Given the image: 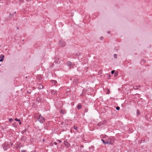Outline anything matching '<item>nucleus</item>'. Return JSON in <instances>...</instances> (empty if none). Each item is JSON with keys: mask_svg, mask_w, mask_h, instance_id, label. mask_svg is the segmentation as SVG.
Returning a JSON list of instances; mask_svg holds the SVG:
<instances>
[{"mask_svg": "<svg viewBox=\"0 0 152 152\" xmlns=\"http://www.w3.org/2000/svg\"><path fill=\"white\" fill-rule=\"evenodd\" d=\"M23 0H20V1L21 2H22L23 1Z\"/></svg>", "mask_w": 152, "mask_h": 152, "instance_id": "72a5a7b5", "label": "nucleus"}, {"mask_svg": "<svg viewBox=\"0 0 152 152\" xmlns=\"http://www.w3.org/2000/svg\"><path fill=\"white\" fill-rule=\"evenodd\" d=\"M19 121V124H22V123H21V122L20 121Z\"/></svg>", "mask_w": 152, "mask_h": 152, "instance_id": "473e14b6", "label": "nucleus"}, {"mask_svg": "<svg viewBox=\"0 0 152 152\" xmlns=\"http://www.w3.org/2000/svg\"><path fill=\"white\" fill-rule=\"evenodd\" d=\"M142 61H143V62H144V61H145L144 60V59L142 60Z\"/></svg>", "mask_w": 152, "mask_h": 152, "instance_id": "58836bf2", "label": "nucleus"}, {"mask_svg": "<svg viewBox=\"0 0 152 152\" xmlns=\"http://www.w3.org/2000/svg\"><path fill=\"white\" fill-rule=\"evenodd\" d=\"M80 55V53H77L76 54V56H79Z\"/></svg>", "mask_w": 152, "mask_h": 152, "instance_id": "5701e85b", "label": "nucleus"}, {"mask_svg": "<svg viewBox=\"0 0 152 152\" xmlns=\"http://www.w3.org/2000/svg\"><path fill=\"white\" fill-rule=\"evenodd\" d=\"M4 56L3 55H1L0 56V58H1L3 59V58H4Z\"/></svg>", "mask_w": 152, "mask_h": 152, "instance_id": "dca6fc26", "label": "nucleus"}, {"mask_svg": "<svg viewBox=\"0 0 152 152\" xmlns=\"http://www.w3.org/2000/svg\"><path fill=\"white\" fill-rule=\"evenodd\" d=\"M110 33V31H108L107 32V33H108V34H109Z\"/></svg>", "mask_w": 152, "mask_h": 152, "instance_id": "4c0bfd02", "label": "nucleus"}, {"mask_svg": "<svg viewBox=\"0 0 152 152\" xmlns=\"http://www.w3.org/2000/svg\"><path fill=\"white\" fill-rule=\"evenodd\" d=\"M117 55L116 54H115L114 55V57L115 58H117Z\"/></svg>", "mask_w": 152, "mask_h": 152, "instance_id": "a211bd4d", "label": "nucleus"}, {"mask_svg": "<svg viewBox=\"0 0 152 152\" xmlns=\"http://www.w3.org/2000/svg\"><path fill=\"white\" fill-rule=\"evenodd\" d=\"M77 77V75H75V77H74V79L73 81V83H75V84H76L77 83V82L78 81V80Z\"/></svg>", "mask_w": 152, "mask_h": 152, "instance_id": "7ed1b4c3", "label": "nucleus"}, {"mask_svg": "<svg viewBox=\"0 0 152 152\" xmlns=\"http://www.w3.org/2000/svg\"><path fill=\"white\" fill-rule=\"evenodd\" d=\"M10 17H11L12 15L11 13H10Z\"/></svg>", "mask_w": 152, "mask_h": 152, "instance_id": "7c9ffc66", "label": "nucleus"}, {"mask_svg": "<svg viewBox=\"0 0 152 152\" xmlns=\"http://www.w3.org/2000/svg\"><path fill=\"white\" fill-rule=\"evenodd\" d=\"M60 45L62 47H64L66 45V42L62 40H61L59 41Z\"/></svg>", "mask_w": 152, "mask_h": 152, "instance_id": "f03ea898", "label": "nucleus"}, {"mask_svg": "<svg viewBox=\"0 0 152 152\" xmlns=\"http://www.w3.org/2000/svg\"><path fill=\"white\" fill-rule=\"evenodd\" d=\"M134 89H138V86H134Z\"/></svg>", "mask_w": 152, "mask_h": 152, "instance_id": "f3484780", "label": "nucleus"}, {"mask_svg": "<svg viewBox=\"0 0 152 152\" xmlns=\"http://www.w3.org/2000/svg\"><path fill=\"white\" fill-rule=\"evenodd\" d=\"M82 107V106L81 104H78V105L77 106V108L79 110V109H81Z\"/></svg>", "mask_w": 152, "mask_h": 152, "instance_id": "f8f14e48", "label": "nucleus"}, {"mask_svg": "<svg viewBox=\"0 0 152 152\" xmlns=\"http://www.w3.org/2000/svg\"><path fill=\"white\" fill-rule=\"evenodd\" d=\"M15 120L16 121H20V120L18 119V118H16L15 119Z\"/></svg>", "mask_w": 152, "mask_h": 152, "instance_id": "a878e982", "label": "nucleus"}, {"mask_svg": "<svg viewBox=\"0 0 152 152\" xmlns=\"http://www.w3.org/2000/svg\"><path fill=\"white\" fill-rule=\"evenodd\" d=\"M140 86H138V88H140Z\"/></svg>", "mask_w": 152, "mask_h": 152, "instance_id": "c9c22d12", "label": "nucleus"}, {"mask_svg": "<svg viewBox=\"0 0 152 152\" xmlns=\"http://www.w3.org/2000/svg\"><path fill=\"white\" fill-rule=\"evenodd\" d=\"M102 141L103 143L104 144V143L105 142V141L104 140H103V139H102Z\"/></svg>", "mask_w": 152, "mask_h": 152, "instance_id": "b1692460", "label": "nucleus"}, {"mask_svg": "<svg viewBox=\"0 0 152 152\" xmlns=\"http://www.w3.org/2000/svg\"><path fill=\"white\" fill-rule=\"evenodd\" d=\"M137 115H139L140 114V112L138 111H137Z\"/></svg>", "mask_w": 152, "mask_h": 152, "instance_id": "cd10ccee", "label": "nucleus"}, {"mask_svg": "<svg viewBox=\"0 0 152 152\" xmlns=\"http://www.w3.org/2000/svg\"><path fill=\"white\" fill-rule=\"evenodd\" d=\"M38 98H37V100H38Z\"/></svg>", "mask_w": 152, "mask_h": 152, "instance_id": "79ce46f5", "label": "nucleus"}, {"mask_svg": "<svg viewBox=\"0 0 152 152\" xmlns=\"http://www.w3.org/2000/svg\"><path fill=\"white\" fill-rule=\"evenodd\" d=\"M120 107L118 106H117L116 107V109L117 110H119L120 109Z\"/></svg>", "mask_w": 152, "mask_h": 152, "instance_id": "aec40b11", "label": "nucleus"}, {"mask_svg": "<svg viewBox=\"0 0 152 152\" xmlns=\"http://www.w3.org/2000/svg\"><path fill=\"white\" fill-rule=\"evenodd\" d=\"M115 72V71L114 70H113L111 72V74H114V72Z\"/></svg>", "mask_w": 152, "mask_h": 152, "instance_id": "4be33fe9", "label": "nucleus"}, {"mask_svg": "<svg viewBox=\"0 0 152 152\" xmlns=\"http://www.w3.org/2000/svg\"><path fill=\"white\" fill-rule=\"evenodd\" d=\"M38 98H37V100H38Z\"/></svg>", "mask_w": 152, "mask_h": 152, "instance_id": "37998d69", "label": "nucleus"}, {"mask_svg": "<svg viewBox=\"0 0 152 152\" xmlns=\"http://www.w3.org/2000/svg\"><path fill=\"white\" fill-rule=\"evenodd\" d=\"M51 82L52 85L53 86L56 85V84L57 83V81L55 80H52L51 81Z\"/></svg>", "mask_w": 152, "mask_h": 152, "instance_id": "39448f33", "label": "nucleus"}, {"mask_svg": "<svg viewBox=\"0 0 152 152\" xmlns=\"http://www.w3.org/2000/svg\"><path fill=\"white\" fill-rule=\"evenodd\" d=\"M26 140V137L24 136H23L22 137L21 140L22 141H23L24 142H25Z\"/></svg>", "mask_w": 152, "mask_h": 152, "instance_id": "1a4fd4ad", "label": "nucleus"}, {"mask_svg": "<svg viewBox=\"0 0 152 152\" xmlns=\"http://www.w3.org/2000/svg\"><path fill=\"white\" fill-rule=\"evenodd\" d=\"M88 109L87 108H86L85 110V112L87 113V112H88Z\"/></svg>", "mask_w": 152, "mask_h": 152, "instance_id": "412c9836", "label": "nucleus"}, {"mask_svg": "<svg viewBox=\"0 0 152 152\" xmlns=\"http://www.w3.org/2000/svg\"><path fill=\"white\" fill-rule=\"evenodd\" d=\"M38 87L39 89L41 90L43 88V86L41 84H39L38 85Z\"/></svg>", "mask_w": 152, "mask_h": 152, "instance_id": "0eeeda50", "label": "nucleus"}, {"mask_svg": "<svg viewBox=\"0 0 152 152\" xmlns=\"http://www.w3.org/2000/svg\"><path fill=\"white\" fill-rule=\"evenodd\" d=\"M3 61V58H1L0 59V61Z\"/></svg>", "mask_w": 152, "mask_h": 152, "instance_id": "bb28decb", "label": "nucleus"}, {"mask_svg": "<svg viewBox=\"0 0 152 152\" xmlns=\"http://www.w3.org/2000/svg\"><path fill=\"white\" fill-rule=\"evenodd\" d=\"M55 62L58 64L60 63V61H59V58H55Z\"/></svg>", "mask_w": 152, "mask_h": 152, "instance_id": "9d476101", "label": "nucleus"}, {"mask_svg": "<svg viewBox=\"0 0 152 152\" xmlns=\"http://www.w3.org/2000/svg\"><path fill=\"white\" fill-rule=\"evenodd\" d=\"M118 75V72H115V73H114V77H117Z\"/></svg>", "mask_w": 152, "mask_h": 152, "instance_id": "ddd939ff", "label": "nucleus"}, {"mask_svg": "<svg viewBox=\"0 0 152 152\" xmlns=\"http://www.w3.org/2000/svg\"><path fill=\"white\" fill-rule=\"evenodd\" d=\"M51 92V94L53 95H54L56 93V91H55L54 90H51L50 91V93Z\"/></svg>", "mask_w": 152, "mask_h": 152, "instance_id": "9b49d317", "label": "nucleus"}, {"mask_svg": "<svg viewBox=\"0 0 152 152\" xmlns=\"http://www.w3.org/2000/svg\"><path fill=\"white\" fill-rule=\"evenodd\" d=\"M42 77H40L39 78V80H40L41 79H42Z\"/></svg>", "mask_w": 152, "mask_h": 152, "instance_id": "e433bc0d", "label": "nucleus"}, {"mask_svg": "<svg viewBox=\"0 0 152 152\" xmlns=\"http://www.w3.org/2000/svg\"><path fill=\"white\" fill-rule=\"evenodd\" d=\"M105 121H102L100 122L98 124V126H101L104 125L105 123Z\"/></svg>", "mask_w": 152, "mask_h": 152, "instance_id": "423d86ee", "label": "nucleus"}, {"mask_svg": "<svg viewBox=\"0 0 152 152\" xmlns=\"http://www.w3.org/2000/svg\"><path fill=\"white\" fill-rule=\"evenodd\" d=\"M17 29H18L19 28L18 27H17Z\"/></svg>", "mask_w": 152, "mask_h": 152, "instance_id": "a19ab883", "label": "nucleus"}, {"mask_svg": "<svg viewBox=\"0 0 152 152\" xmlns=\"http://www.w3.org/2000/svg\"><path fill=\"white\" fill-rule=\"evenodd\" d=\"M58 142L60 143L61 142V140H58Z\"/></svg>", "mask_w": 152, "mask_h": 152, "instance_id": "c85d7f7f", "label": "nucleus"}, {"mask_svg": "<svg viewBox=\"0 0 152 152\" xmlns=\"http://www.w3.org/2000/svg\"><path fill=\"white\" fill-rule=\"evenodd\" d=\"M103 38V37H101V39H102V38Z\"/></svg>", "mask_w": 152, "mask_h": 152, "instance_id": "ea45409f", "label": "nucleus"}, {"mask_svg": "<svg viewBox=\"0 0 152 152\" xmlns=\"http://www.w3.org/2000/svg\"><path fill=\"white\" fill-rule=\"evenodd\" d=\"M12 121V118H10L9 119V121L10 122H11Z\"/></svg>", "mask_w": 152, "mask_h": 152, "instance_id": "393cba45", "label": "nucleus"}, {"mask_svg": "<svg viewBox=\"0 0 152 152\" xmlns=\"http://www.w3.org/2000/svg\"><path fill=\"white\" fill-rule=\"evenodd\" d=\"M113 143V142L112 141H109V142H107L106 141V140H105V142L104 143L105 145L106 144H112Z\"/></svg>", "mask_w": 152, "mask_h": 152, "instance_id": "6e6552de", "label": "nucleus"}, {"mask_svg": "<svg viewBox=\"0 0 152 152\" xmlns=\"http://www.w3.org/2000/svg\"><path fill=\"white\" fill-rule=\"evenodd\" d=\"M74 129L76 130H77L78 129V127L75 126H74L73 127Z\"/></svg>", "mask_w": 152, "mask_h": 152, "instance_id": "2eb2a0df", "label": "nucleus"}, {"mask_svg": "<svg viewBox=\"0 0 152 152\" xmlns=\"http://www.w3.org/2000/svg\"><path fill=\"white\" fill-rule=\"evenodd\" d=\"M72 64V63L70 61H68L67 63V64L69 66H71Z\"/></svg>", "mask_w": 152, "mask_h": 152, "instance_id": "4468645a", "label": "nucleus"}, {"mask_svg": "<svg viewBox=\"0 0 152 152\" xmlns=\"http://www.w3.org/2000/svg\"><path fill=\"white\" fill-rule=\"evenodd\" d=\"M16 13V12H15V13H14V14H15Z\"/></svg>", "mask_w": 152, "mask_h": 152, "instance_id": "c03bdc74", "label": "nucleus"}, {"mask_svg": "<svg viewBox=\"0 0 152 152\" xmlns=\"http://www.w3.org/2000/svg\"><path fill=\"white\" fill-rule=\"evenodd\" d=\"M37 120L39 121L41 123L43 124L45 121V119L41 115H39L38 117Z\"/></svg>", "mask_w": 152, "mask_h": 152, "instance_id": "f257e3e1", "label": "nucleus"}, {"mask_svg": "<svg viewBox=\"0 0 152 152\" xmlns=\"http://www.w3.org/2000/svg\"><path fill=\"white\" fill-rule=\"evenodd\" d=\"M26 130L25 129V130H24V131L23 132V133L25 132H26Z\"/></svg>", "mask_w": 152, "mask_h": 152, "instance_id": "2f4dec72", "label": "nucleus"}, {"mask_svg": "<svg viewBox=\"0 0 152 152\" xmlns=\"http://www.w3.org/2000/svg\"><path fill=\"white\" fill-rule=\"evenodd\" d=\"M64 144L65 145L67 148H69L70 146V144L66 141H64Z\"/></svg>", "mask_w": 152, "mask_h": 152, "instance_id": "20e7f679", "label": "nucleus"}, {"mask_svg": "<svg viewBox=\"0 0 152 152\" xmlns=\"http://www.w3.org/2000/svg\"><path fill=\"white\" fill-rule=\"evenodd\" d=\"M3 146V148H4V150H7V147L6 146H4V145Z\"/></svg>", "mask_w": 152, "mask_h": 152, "instance_id": "6ab92c4d", "label": "nucleus"}, {"mask_svg": "<svg viewBox=\"0 0 152 152\" xmlns=\"http://www.w3.org/2000/svg\"><path fill=\"white\" fill-rule=\"evenodd\" d=\"M106 141L107 142H109V141H110L109 140H106Z\"/></svg>", "mask_w": 152, "mask_h": 152, "instance_id": "f704fd0d", "label": "nucleus"}, {"mask_svg": "<svg viewBox=\"0 0 152 152\" xmlns=\"http://www.w3.org/2000/svg\"><path fill=\"white\" fill-rule=\"evenodd\" d=\"M54 144L55 145H57V143L56 142H54Z\"/></svg>", "mask_w": 152, "mask_h": 152, "instance_id": "c756f323", "label": "nucleus"}]
</instances>
